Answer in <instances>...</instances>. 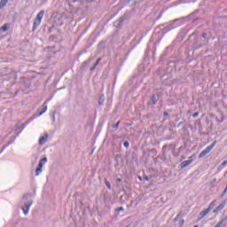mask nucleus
<instances>
[{"mask_svg":"<svg viewBox=\"0 0 227 227\" xmlns=\"http://www.w3.org/2000/svg\"><path fill=\"white\" fill-rule=\"evenodd\" d=\"M86 4V1L84 0H74L69 4V8L74 10V12H79V10H82L84 5Z\"/></svg>","mask_w":227,"mask_h":227,"instance_id":"1","label":"nucleus"},{"mask_svg":"<svg viewBox=\"0 0 227 227\" xmlns=\"http://www.w3.org/2000/svg\"><path fill=\"white\" fill-rule=\"evenodd\" d=\"M43 15H45V11H41L35 17L32 31H36V28L40 24H42V19H43Z\"/></svg>","mask_w":227,"mask_h":227,"instance_id":"2","label":"nucleus"},{"mask_svg":"<svg viewBox=\"0 0 227 227\" xmlns=\"http://www.w3.org/2000/svg\"><path fill=\"white\" fill-rule=\"evenodd\" d=\"M217 145V141H214L210 145H208L205 150H203L200 154H199V159H203L206 155H208L210 152L214 149V146Z\"/></svg>","mask_w":227,"mask_h":227,"instance_id":"3","label":"nucleus"},{"mask_svg":"<svg viewBox=\"0 0 227 227\" xmlns=\"http://www.w3.org/2000/svg\"><path fill=\"white\" fill-rule=\"evenodd\" d=\"M31 205H33V200H29L28 202L25 203L21 207L24 215H27L29 214V208H31Z\"/></svg>","mask_w":227,"mask_h":227,"instance_id":"4","label":"nucleus"},{"mask_svg":"<svg viewBox=\"0 0 227 227\" xmlns=\"http://www.w3.org/2000/svg\"><path fill=\"white\" fill-rule=\"evenodd\" d=\"M46 161H47V158H43L40 160V162H39V164H38V166L35 169V176H38V175H40V173H42V168H43V164H45Z\"/></svg>","mask_w":227,"mask_h":227,"instance_id":"5","label":"nucleus"},{"mask_svg":"<svg viewBox=\"0 0 227 227\" xmlns=\"http://www.w3.org/2000/svg\"><path fill=\"white\" fill-rule=\"evenodd\" d=\"M226 207V201L222 202L219 206H217L214 210L213 214H217L219 211L223 210Z\"/></svg>","mask_w":227,"mask_h":227,"instance_id":"6","label":"nucleus"},{"mask_svg":"<svg viewBox=\"0 0 227 227\" xmlns=\"http://www.w3.org/2000/svg\"><path fill=\"white\" fill-rule=\"evenodd\" d=\"M47 100L44 101V103L43 104V106L39 108V116H42V114H43L44 113L47 112Z\"/></svg>","mask_w":227,"mask_h":227,"instance_id":"7","label":"nucleus"},{"mask_svg":"<svg viewBox=\"0 0 227 227\" xmlns=\"http://www.w3.org/2000/svg\"><path fill=\"white\" fill-rule=\"evenodd\" d=\"M49 138V134L45 133L43 137L39 138V145H45L47 143V139Z\"/></svg>","mask_w":227,"mask_h":227,"instance_id":"8","label":"nucleus"},{"mask_svg":"<svg viewBox=\"0 0 227 227\" xmlns=\"http://www.w3.org/2000/svg\"><path fill=\"white\" fill-rule=\"evenodd\" d=\"M192 160H184L183 161L182 163H180V168L181 169H184V168H187V166H189V164H192Z\"/></svg>","mask_w":227,"mask_h":227,"instance_id":"9","label":"nucleus"},{"mask_svg":"<svg viewBox=\"0 0 227 227\" xmlns=\"http://www.w3.org/2000/svg\"><path fill=\"white\" fill-rule=\"evenodd\" d=\"M210 214V211L209 209H206V210H203L200 213V217H199V221H201V219H203V217H205L207 215Z\"/></svg>","mask_w":227,"mask_h":227,"instance_id":"10","label":"nucleus"},{"mask_svg":"<svg viewBox=\"0 0 227 227\" xmlns=\"http://www.w3.org/2000/svg\"><path fill=\"white\" fill-rule=\"evenodd\" d=\"M8 29H10V23H5L0 27V31H2L3 33H6Z\"/></svg>","mask_w":227,"mask_h":227,"instance_id":"11","label":"nucleus"},{"mask_svg":"<svg viewBox=\"0 0 227 227\" xmlns=\"http://www.w3.org/2000/svg\"><path fill=\"white\" fill-rule=\"evenodd\" d=\"M216 201H217V200H213V201L209 204V206H208V207H207V210H209V212H210L211 210H214V208L215 207V205H217Z\"/></svg>","mask_w":227,"mask_h":227,"instance_id":"12","label":"nucleus"},{"mask_svg":"<svg viewBox=\"0 0 227 227\" xmlns=\"http://www.w3.org/2000/svg\"><path fill=\"white\" fill-rule=\"evenodd\" d=\"M6 4H8V0H1L0 1V10H3V8H4V6H6Z\"/></svg>","mask_w":227,"mask_h":227,"instance_id":"13","label":"nucleus"},{"mask_svg":"<svg viewBox=\"0 0 227 227\" xmlns=\"http://www.w3.org/2000/svg\"><path fill=\"white\" fill-rule=\"evenodd\" d=\"M171 146H173V145H163V147H162L163 155H166V150H168V148H171Z\"/></svg>","mask_w":227,"mask_h":227,"instance_id":"14","label":"nucleus"},{"mask_svg":"<svg viewBox=\"0 0 227 227\" xmlns=\"http://www.w3.org/2000/svg\"><path fill=\"white\" fill-rule=\"evenodd\" d=\"M104 100H106V98H104V95H101L98 99L99 106H104Z\"/></svg>","mask_w":227,"mask_h":227,"instance_id":"15","label":"nucleus"},{"mask_svg":"<svg viewBox=\"0 0 227 227\" xmlns=\"http://www.w3.org/2000/svg\"><path fill=\"white\" fill-rule=\"evenodd\" d=\"M123 22V18H120L117 21L114 22L115 26H120V24Z\"/></svg>","mask_w":227,"mask_h":227,"instance_id":"16","label":"nucleus"},{"mask_svg":"<svg viewBox=\"0 0 227 227\" xmlns=\"http://www.w3.org/2000/svg\"><path fill=\"white\" fill-rule=\"evenodd\" d=\"M180 215H182V212H180V213L173 219V223H176V221H178V219L180 218Z\"/></svg>","mask_w":227,"mask_h":227,"instance_id":"17","label":"nucleus"},{"mask_svg":"<svg viewBox=\"0 0 227 227\" xmlns=\"http://www.w3.org/2000/svg\"><path fill=\"white\" fill-rule=\"evenodd\" d=\"M185 221L184 219H181L178 223V226L179 227H184V224Z\"/></svg>","mask_w":227,"mask_h":227,"instance_id":"18","label":"nucleus"},{"mask_svg":"<svg viewBox=\"0 0 227 227\" xmlns=\"http://www.w3.org/2000/svg\"><path fill=\"white\" fill-rule=\"evenodd\" d=\"M100 61H102V58H99V59H97L96 63L94 64L95 67H98Z\"/></svg>","mask_w":227,"mask_h":227,"instance_id":"19","label":"nucleus"},{"mask_svg":"<svg viewBox=\"0 0 227 227\" xmlns=\"http://www.w3.org/2000/svg\"><path fill=\"white\" fill-rule=\"evenodd\" d=\"M123 145H124L125 148H127V149H129L130 146V144L129 143V141H125Z\"/></svg>","mask_w":227,"mask_h":227,"instance_id":"20","label":"nucleus"},{"mask_svg":"<svg viewBox=\"0 0 227 227\" xmlns=\"http://www.w3.org/2000/svg\"><path fill=\"white\" fill-rule=\"evenodd\" d=\"M119 127H120V121L116 124L113 125V129H118Z\"/></svg>","mask_w":227,"mask_h":227,"instance_id":"21","label":"nucleus"},{"mask_svg":"<svg viewBox=\"0 0 227 227\" xmlns=\"http://www.w3.org/2000/svg\"><path fill=\"white\" fill-rule=\"evenodd\" d=\"M152 102L153 105L157 104V99H156L155 96L152 97Z\"/></svg>","mask_w":227,"mask_h":227,"instance_id":"22","label":"nucleus"},{"mask_svg":"<svg viewBox=\"0 0 227 227\" xmlns=\"http://www.w3.org/2000/svg\"><path fill=\"white\" fill-rule=\"evenodd\" d=\"M200 116V113L196 112L192 114V118H198Z\"/></svg>","mask_w":227,"mask_h":227,"instance_id":"23","label":"nucleus"},{"mask_svg":"<svg viewBox=\"0 0 227 227\" xmlns=\"http://www.w3.org/2000/svg\"><path fill=\"white\" fill-rule=\"evenodd\" d=\"M29 196H30L29 193L24 194L23 195V200H28Z\"/></svg>","mask_w":227,"mask_h":227,"instance_id":"24","label":"nucleus"},{"mask_svg":"<svg viewBox=\"0 0 227 227\" xmlns=\"http://www.w3.org/2000/svg\"><path fill=\"white\" fill-rule=\"evenodd\" d=\"M106 185L107 189H111V183H109L108 181H106Z\"/></svg>","mask_w":227,"mask_h":227,"instance_id":"25","label":"nucleus"},{"mask_svg":"<svg viewBox=\"0 0 227 227\" xmlns=\"http://www.w3.org/2000/svg\"><path fill=\"white\" fill-rule=\"evenodd\" d=\"M189 159L192 162V160H194L196 159V155H192V156L189 157Z\"/></svg>","mask_w":227,"mask_h":227,"instance_id":"26","label":"nucleus"},{"mask_svg":"<svg viewBox=\"0 0 227 227\" xmlns=\"http://www.w3.org/2000/svg\"><path fill=\"white\" fill-rule=\"evenodd\" d=\"M184 150H185V146H180L179 147V153H180V152H184Z\"/></svg>","mask_w":227,"mask_h":227,"instance_id":"27","label":"nucleus"},{"mask_svg":"<svg viewBox=\"0 0 227 227\" xmlns=\"http://www.w3.org/2000/svg\"><path fill=\"white\" fill-rule=\"evenodd\" d=\"M182 125H184V121H181V122H179V123L177 124V129L180 128V127H182Z\"/></svg>","mask_w":227,"mask_h":227,"instance_id":"28","label":"nucleus"},{"mask_svg":"<svg viewBox=\"0 0 227 227\" xmlns=\"http://www.w3.org/2000/svg\"><path fill=\"white\" fill-rule=\"evenodd\" d=\"M96 68H97V66H95L94 64V66L90 68V71L93 72V70H95Z\"/></svg>","mask_w":227,"mask_h":227,"instance_id":"29","label":"nucleus"},{"mask_svg":"<svg viewBox=\"0 0 227 227\" xmlns=\"http://www.w3.org/2000/svg\"><path fill=\"white\" fill-rule=\"evenodd\" d=\"M117 211H118V212H123V207H119V208L117 209Z\"/></svg>","mask_w":227,"mask_h":227,"instance_id":"30","label":"nucleus"},{"mask_svg":"<svg viewBox=\"0 0 227 227\" xmlns=\"http://www.w3.org/2000/svg\"><path fill=\"white\" fill-rule=\"evenodd\" d=\"M207 33L202 34V38H207Z\"/></svg>","mask_w":227,"mask_h":227,"instance_id":"31","label":"nucleus"},{"mask_svg":"<svg viewBox=\"0 0 227 227\" xmlns=\"http://www.w3.org/2000/svg\"><path fill=\"white\" fill-rule=\"evenodd\" d=\"M227 165V160H224L223 163H222V166L224 167Z\"/></svg>","mask_w":227,"mask_h":227,"instance_id":"32","label":"nucleus"},{"mask_svg":"<svg viewBox=\"0 0 227 227\" xmlns=\"http://www.w3.org/2000/svg\"><path fill=\"white\" fill-rule=\"evenodd\" d=\"M215 182H217V179L215 178L212 180L211 184H215Z\"/></svg>","mask_w":227,"mask_h":227,"instance_id":"33","label":"nucleus"},{"mask_svg":"<svg viewBox=\"0 0 227 227\" xmlns=\"http://www.w3.org/2000/svg\"><path fill=\"white\" fill-rule=\"evenodd\" d=\"M145 180H146V182H150V177L149 176H145Z\"/></svg>","mask_w":227,"mask_h":227,"instance_id":"34","label":"nucleus"},{"mask_svg":"<svg viewBox=\"0 0 227 227\" xmlns=\"http://www.w3.org/2000/svg\"><path fill=\"white\" fill-rule=\"evenodd\" d=\"M86 65H88V62H83L82 63V67H86Z\"/></svg>","mask_w":227,"mask_h":227,"instance_id":"35","label":"nucleus"},{"mask_svg":"<svg viewBox=\"0 0 227 227\" xmlns=\"http://www.w3.org/2000/svg\"><path fill=\"white\" fill-rule=\"evenodd\" d=\"M163 115H164V116H168V113H167V112H164Z\"/></svg>","mask_w":227,"mask_h":227,"instance_id":"36","label":"nucleus"},{"mask_svg":"<svg viewBox=\"0 0 227 227\" xmlns=\"http://www.w3.org/2000/svg\"><path fill=\"white\" fill-rule=\"evenodd\" d=\"M117 182H121V178H117Z\"/></svg>","mask_w":227,"mask_h":227,"instance_id":"37","label":"nucleus"},{"mask_svg":"<svg viewBox=\"0 0 227 227\" xmlns=\"http://www.w3.org/2000/svg\"><path fill=\"white\" fill-rule=\"evenodd\" d=\"M54 120H56V117H54V115H53V121H54Z\"/></svg>","mask_w":227,"mask_h":227,"instance_id":"38","label":"nucleus"},{"mask_svg":"<svg viewBox=\"0 0 227 227\" xmlns=\"http://www.w3.org/2000/svg\"><path fill=\"white\" fill-rule=\"evenodd\" d=\"M67 1V3H68V1H70V0H66Z\"/></svg>","mask_w":227,"mask_h":227,"instance_id":"39","label":"nucleus"},{"mask_svg":"<svg viewBox=\"0 0 227 227\" xmlns=\"http://www.w3.org/2000/svg\"><path fill=\"white\" fill-rule=\"evenodd\" d=\"M139 180H141V177H139Z\"/></svg>","mask_w":227,"mask_h":227,"instance_id":"40","label":"nucleus"}]
</instances>
